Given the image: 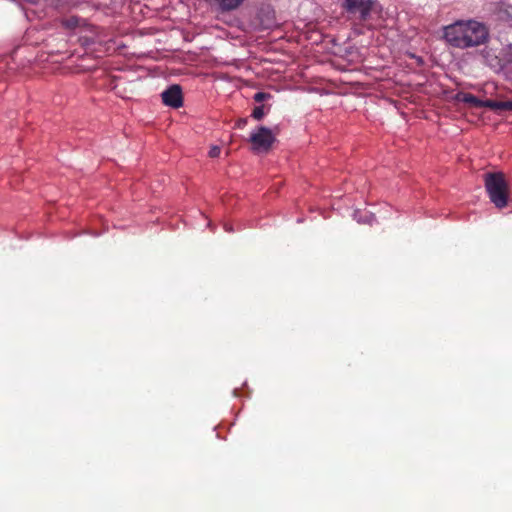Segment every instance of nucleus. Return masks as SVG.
<instances>
[{
	"label": "nucleus",
	"mask_w": 512,
	"mask_h": 512,
	"mask_svg": "<svg viewBox=\"0 0 512 512\" xmlns=\"http://www.w3.org/2000/svg\"><path fill=\"white\" fill-rule=\"evenodd\" d=\"M160 96L166 106L179 108L183 105L182 88L178 84H173L165 89Z\"/></svg>",
	"instance_id": "nucleus-5"
},
{
	"label": "nucleus",
	"mask_w": 512,
	"mask_h": 512,
	"mask_svg": "<svg viewBox=\"0 0 512 512\" xmlns=\"http://www.w3.org/2000/svg\"><path fill=\"white\" fill-rule=\"evenodd\" d=\"M488 65L494 69L508 67L512 74V45H508L500 52V56H495L491 61L487 60Z\"/></svg>",
	"instance_id": "nucleus-6"
},
{
	"label": "nucleus",
	"mask_w": 512,
	"mask_h": 512,
	"mask_svg": "<svg viewBox=\"0 0 512 512\" xmlns=\"http://www.w3.org/2000/svg\"><path fill=\"white\" fill-rule=\"evenodd\" d=\"M113 88L116 90V93H120L119 91V84H115Z\"/></svg>",
	"instance_id": "nucleus-15"
},
{
	"label": "nucleus",
	"mask_w": 512,
	"mask_h": 512,
	"mask_svg": "<svg viewBox=\"0 0 512 512\" xmlns=\"http://www.w3.org/2000/svg\"><path fill=\"white\" fill-rule=\"evenodd\" d=\"M456 100L469 104L471 107L482 108L485 107V100H480L471 93L459 92L456 95Z\"/></svg>",
	"instance_id": "nucleus-8"
},
{
	"label": "nucleus",
	"mask_w": 512,
	"mask_h": 512,
	"mask_svg": "<svg viewBox=\"0 0 512 512\" xmlns=\"http://www.w3.org/2000/svg\"><path fill=\"white\" fill-rule=\"evenodd\" d=\"M495 14L498 20L512 26V5L504 2L498 4Z\"/></svg>",
	"instance_id": "nucleus-7"
},
{
	"label": "nucleus",
	"mask_w": 512,
	"mask_h": 512,
	"mask_svg": "<svg viewBox=\"0 0 512 512\" xmlns=\"http://www.w3.org/2000/svg\"><path fill=\"white\" fill-rule=\"evenodd\" d=\"M275 141L272 131L264 126H260L250 136L252 150L254 152H268Z\"/></svg>",
	"instance_id": "nucleus-4"
},
{
	"label": "nucleus",
	"mask_w": 512,
	"mask_h": 512,
	"mask_svg": "<svg viewBox=\"0 0 512 512\" xmlns=\"http://www.w3.org/2000/svg\"><path fill=\"white\" fill-rule=\"evenodd\" d=\"M484 185L490 201L498 209L508 204L509 187L502 172H489L484 175Z\"/></svg>",
	"instance_id": "nucleus-2"
},
{
	"label": "nucleus",
	"mask_w": 512,
	"mask_h": 512,
	"mask_svg": "<svg viewBox=\"0 0 512 512\" xmlns=\"http://www.w3.org/2000/svg\"><path fill=\"white\" fill-rule=\"evenodd\" d=\"M220 153H221V149H220V147H218V146H213V147H211V148H210V150H209V156H210L211 158H216V157H218V156L220 155Z\"/></svg>",
	"instance_id": "nucleus-13"
},
{
	"label": "nucleus",
	"mask_w": 512,
	"mask_h": 512,
	"mask_svg": "<svg viewBox=\"0 0 512 512\" xmlns=\"http://www.w3.org/2000/svg\"><path fill=\"white\" fill-rule=\"evenodd\" d=\"M264 116V106H257L252 112V117L256 120H261Z\"/></svg>",
	"instance_id": "nucleus-11"
},
{
	"label": "nucleus",
	"mask_w": 512,
	"mask_h": 512,
	"mask_svg": "<svg viewBox=\"0 0 512 512\" xmlns=\"http://www.w3.org/2000/svg\"><path fill=\"white\" fill-rule=\"evenodd\" d=\"M246 123V120H240L238 126L241 127Z\"/></svg>",
	"instance_id": "nucleus-16"
},
{
	"label": "nucleus",
	"mask_w": 512,
	"mask_h": 512,
	"mask_svg": "<svg viewBox=\"0 0 512 512\" xmlns=\"http://www.w3.org/2000/svg\"><path fill=\"white\" fill-rule=\"evenodd\" d=\"M485 107L494 111H512V101L485 100Z\"/></svg>",
	"instance_id": "nucleus-9"
},
{
	"label": "nucleus",
	"mask_w": 512,
	"mask_h": 512,
	"mask_svg": "<svg viewBox=\"0 0 512 512\" xmlns=\"http://www.w3.org/2000/svg\"><path fill=\"white\" fill-rule=\"evenodd\" d=\"M63 23L68 28H75L78 26L79 19L77 17H70L64 20Z\"/></svg>",
	"instance_id": "nucleus-12"
},
{
	"label": "nucleus",
	"mask_w": 512,
	"mask_h": 512,
	"mask_svg": "<svg viewBox=\"0 0 512 512\" xmlns=\"http://www.w3.org/2000/svg\"><path fill=\"white\" fill-rule=\"evenodd\" d=\"M30 3H36L38 0H27Z\"/></svg>",
	"instance_id": "nucleus-17"
},
{
	"label": "nucleus",
	"mask_w": 512,
	"mask_h": 512,
	"mask_svg": "<svg viewBox=\"0 0 512 512\" xmlns=\"http://www.w3.org/2000/svg\"><path fill=\"white\" fill-rule=\"evenodd\" d=\"M224 228H225V230H226L227 232H232V231H233L232 226H230V225H228V224H225Z\"/></svg>",
	"instance_id": "nucleus-14"
},
{
	"label": "nucleus",
	"mask_w": 512,
	"mask_h": 512,
	"mask_svg": "<svg viewBox=\"0 0 512 512\" xmlns=\"http://www.w3.org/2000/svg\"><path fill=\"white\" fill-rule=\"evenodd\" d=\"M376 2L374 0H344L343 8L349 14H359V20L366 22L371 18Z\"/></svg>",
	"instance_id": "nucleus-3"
},
{
	"label": "nucleus",
	"mask_w": 512,
	"mask_h": 512,
	"mask_svg": "<svg viewBox=\"0 0 512 512\" xmlns=\"http://www.w3.org/2000/svg\"><path fill=\"white\" fill-rule=\"evenodd\" d=\"M271 97L272 96L269 93L257 92V93H255L253 99H254L255 102L261 103L263 101H266V100L270 99Z\"/></svg>",
	"instance_id": "nucleus-10"
},
{
	"label": "nucleus",
	"mask_w": 512,
	"mask_h": 512,
	"mask_svg": "<svg viewBox=\"0 0 512 512\" xmlns=\"http://www.w3.org/2000/svg\"><path fill=\"white\" fill-rule=\"evenodd\" d=\"M444 37L452 46L466 49L484 44L488 39V29L478 21L459 20L444 28Z\"/></svg>",
	"instance_id": "nucleus-1"
}]
</instances>
